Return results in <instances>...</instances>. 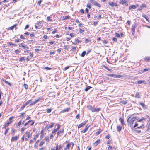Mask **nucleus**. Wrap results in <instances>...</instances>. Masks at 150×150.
<instances>
[{
  "instance_id": "nucleus-1",
  "label": "nucleus",
  "mask_w": 150,
  "mask_h": 150,
  "mask_svg": "<svg viewBox=\"0 0 150 150\" xmlns=\"http://www.w3.org/2000/svg\"><path fill=\"white\" fill-rule=\"evenodd\" d=\"M130 118V116L129 117L127 120V122H128L129 124L130 127L132 128L133 127V125L134 123V122L136 120H138L139 119V117H134L129 120Z\"/></svg>"
},
{
  "instance_id": "nucleus-2",
  "label": "nucleus",
  "mask_w": 150,
  "mask_h": 150,
  "mask_svg": "<svg viewBox=\"0 0 150 150\" xmlns=\"http://www.w3.org/2000/svg\"><path fill=\"white\" fill-rule=\"evenodd\" d=\"M90 2L91 3L94 5L99 8L101 7V5L94 0H90Z\"/></svg>"
},
{
  "instance_id": "nucleus-3",
  "label": "nucleus",
  "mask_w": 150,
  "mask_h": 150,
  "mask_svg": "<svg viewBox=\"0 0 150 150\" xmlns=\"http://www.w3.org/2000/svg\"><path fill=\"white\" fill-rule=\"evenodd\" d=\"M108 76L110 77H112L116 78H120L122 77V75H117L115 74H109L108 75Z\"/></svg>"
},
{
  "instance_id": "nucleus-4",
  "label": "nucleus",
  "mask_w": 150,
  "mask_h": 150,
  "mask_svg": "<svg viewBox=\"0 0 150 150\" xmlns=\"http://www.w3.org/2000/svg\"><path fill=\"white\" fill-rule=\"evenodd\" d=\"M145 120V118H144V117H142L141 119H139H139H138L137 120H138V121H137V122H135V125H134V126L133 127L132 129H133V128H135V127L139 125V123H138V122H140L142 121L143 120Z\"/></svg>"
},
{
  "instance_id": "nucleus-5",
  "label": "nucleus",
  "mask_w": 150,
  "mask_h": 150,
  "mask_svg": "<svg viewBox=\"0 0 150 150\" xmlns=\"http://www.w3.org/2000/svg\"><path fill=\"white\" fill-rule=\"evenodd\" d=\"M31 101V100H29L27 102H26L24 104H23V106H22L21 108L19 110V111H21L23 110V109L28 104L30 103V102Z\"/></svg>"
},
{
  "instance_id": "nucleus-6",
  "label": "nucleus",
  "mask_w": 150,
  "mask_h": 150,
  "mask_svg": "<svg viewBox=\"0 0 150 150\" xmlns=\"http://www.w3.org/2000/svg\"><path fill=\"white\" fill-rule=\"evenodd\" d=\"M108 4L111 7H114V6H118L117 4L116 3L108 2Z\"/></svg>"
},
{
  "instance_id": "nucleus-7",
  "label": "nucleus",
  "mask_w": 150,
  "mask_h": 150,
  "mask_svg": "<svg viewBox=\"0 0 150 150\" xmlns=\"http://www.w3.org/2000/svg\"><path fill=\"white\" fill-rule=\"evenodd\" d=\"M137 25L136 24H134L133 25L132 27L131 28V31L132 32V33L133 34L134 33L135 31V28L136 27Z\"/></svg>"
},
{
  "instance_id": "nucleus-8",
  "label": "nucleus",
  "mask_w": 150,
  "mask_h": 150,
  "mask_svg": "<svg viewBox=\"0 0 150 150\" xmlns=\"http://www.w3.org/2000/svg\"><path fill=\"white\" fill-rule=\"evenodd\" d=\"M19 47H20L22 48L23 49H25L26 48H28V47L24 44L21 43L19 45Z\"/></svg>"
},
{
  "instance_id": "nucleus-9",
  "label": "nucleus",
  "mask_w": 150,
  "mask_h": 150,
  "mask_svg": "<svg viewBox=\"0 0 150 150\" xmlns=\"http://www.w3.org/2000/svg\"><path fill=\"white\" fill-rule=\"evenodd\" d=\"M146 4H142L138 9V10L141 11L142 10L143 8H146Z\"/></svg>"
},
{
  "instance_id": "nucleus-10",
  "label": "nucleus",
  "mask_w": 150,
  "mask_h": 150,
  "mask_svg": "<svg viewBox=\"0 0 150 150\" xmlns=\"http://www.w3.org/2000/svg\"><path fill=\"white\" fill-rule=\"evenodd\" d=\"M18 137L17 136L13 137L11 139V142H13L14 141H17L18 139Z\"/></svg>"
},
{
  "instance_id": "nucleus-11",
  "label": "nucleus",
  "mask_w": 150,
  "mask_h": 150,
  "mask_svg": "<svg viewBox=\"0 0 150 150\" xmlns=\"http://www.w3.org/2000/svg\"><path fill=\"white\" fill-rule=\"evenodd\" d=\"M90 127V125H89L88 126H86V127L85 128V129L83 131H81V132L82 133H85L88 130V129Z\"/></svg>"
},
{
  "instance_id": "nucleus-12",
  "label": "nucleus",
  "mask_w": 150,
  "mask_h": 150,
  "mask_svg": "<svg viewBox=\"0 0 150 150\" xmlns=\"http://www.w3.org/2000/svg\"><path fill=\"white\" fill-rule=\"evenodd\" d=\"M70 108H67L65 109L64 110H62L60 113H64L66 112H68L70 110Z\"/></svg>"
},
{
  "instance_id": "nucleus-13",
  "label": "nucleus",
  "mask_w": 150,
  "mask_h": 150,
  "mask_svg": "<svg viewBox=\"0 0 150 150\" xmlns=\"http://www.w3.org/2000/svg\"><path fill=\"white\" fill-rule=\"evenodd\" d=\"M86 122H85L84 123H82L80 124L78 126V129L80 128L81 127H82L83 126H84L86 124Z\"/></svg>"
},
{
  "instance_id": "nucleus-14",
  "label": "nucleus",
  "mask_w": 150,
  "mask_h": 150,
  "mask_svg": "<svg viewBox=\"0 0 150 150\" xmlns=\"http://www.w3.org/2000/svg\"><path fill=\"white\" fill-rule=\"evenodd\" d=\"M101 110L100 108H98L97 109L93 108V110H92L93 112H98Z\"/></svg>"
},
{
  "instance_id": "nucleus-15",
  "label": "nucleus",
  "mask_w": 150,
  "mask_h": 150,
  "mask_svg": "<svg viewBox=\"0 0 150 150\" xmlns=\"http://www.w3.org/2000/svg\"><path fill=\"white\" fill-rule=\"evenodd\" d=\"M64 132V129H63L62 130H61L60 131H59L57 133V136H61V135H60V134H63V132Z\"/></svg>"
},
{
  "instance_id": "nucleus-16",
  "label": "nucleus",
  "mask_w": 150,
  "mask_h": 150,
  "mask_svg": "<svg viewBox=\"0 0 150 150\" xmlns=\"http://www.w3.org/2000/svg\"><path fill=\"white\" fill-rule=\"evenodd\" d=\"M136 8V6H135V5H131L129 6V10H131L132 9H135Z\"/></svg>"
},
{
  "instance_id": "nucleus-17",
  "label": "nucleus",
  "mask_w": 150,
  "mask_h": 150,
  "mask_svg": "<svg viewBox=\"0 0 150 150\" xmlns=\"http://www.w3.org/2000/svg\"><path fill=\"white\" fill-rule=\"evenodd\" d=\"M122 127L120 125H118L117 127V129L118 132H120L121 130Z\"/></svg>"
},
{
  "instance_id": "nucleus-18",
  "label": "nucleus",
  "mask_w": 150,
  "mask_h": 150,
  "mask_svg": "<svg viewBox=\"0 0 150 150\" xmlns=\"http://www.w3.org/2000/svg\"><path fill=\"white\" fill-rule=\"evenodd\" d=\"M17 25V24H15L13 26H12L11 27H8V30H13L14 29V28H15L16 26Z\"/></svg>"
},
{
  "instance_id": "nucleus-19",
  "label": "nucleus",
  "mask_w": 150,
  "mask_h": 150,
  "mask_svg": "<svg viewBox=\"0 0 150 150\" xmlns=\"http://www.w3.org/2000/svg\"><path fill=\"white\" fill-rule=\"evenodd\" d=\"M87 108L89 110H91L92 112V110L94 108L91 105H89L87 106Z\"/></svg>"
},
{
  "instance_id": "nucleus-20",
  "label": "nucleus",
  "mask_w": 150,
  "mask_h": 150,
  "mask_svg": "<svg viewBox=\"0 0 150 150\" xmlns=\"http://www.w3.org/2000/svg\"><path fill=\"white\" fill-rule=\"evenodd\" d=\"M145 61L147 62L150 61V57H145L144 58Z\"/></svg>"
},
{
  "instance_id": "nucleus-21",
  "label": "nucleus",
  "mask_w": 150,
  "mask_h": 150,
  "mask_svg": "<svg viewBox=\"0 0 150 150\" xmlns=\"http://www.w3.org/2000/svg\"><path fill=\"white\" fill-rule=\"evenodd\" d=\"M139 104L141 105L143 108L146 109V106L145 104L142 103L140 102L139 103Z\"/></svg>"
},
{
  "instance_id": "nucleus-22",
  "label": "nucleus",
  "mask_w": 150,
  "mask_h": 150,
  "mask_svg": "<svg viewBox=\"0 0 150 150\" xmlns=\"http://www.w3.org/2000/svg\"><path fill=\"white\" fill-rule=\"evenodd\" d=\"M119 120L121 122L122 125H124V120L122 118H120L119 119Z\"/></svg>"
},
{
  "instance_id": "nucleus-23",
  "label": "nucleus",
  "mask_w": 150,
  "mask_h": 150,
  "mask_svg": "<svg viewBox=\"0 0 150 150\" xmlns=\"http://www.w3.org/2000/svg\"><path fill=\"white\" fill-rule=\"evenodd\" d=\"M25 57H21L19 58V61L20 62H22L23 60H25Z\"/></svg>"
},
{
  "instance_id": "nucleus-24",
  "label": "nucleus",
  "mask_w": 150,
  "mask_h": 150,
  "mask_svg": "<svg viewBox=\"0 0 150 150\" xmlns=\"http://www.w3.org/2000/svg\"><path fill=\"white\" fill-rule=\"evenodd\" d=\"M126 1L125 0H120L119 3L122 4H124L126 3Z\"/></svg>"
},
{
  "instance_id": "nucleus-25",
  "label": "nucleus",
  "mask_w": 150,
  "mask_h": 150,
  "mask_svg": "<svg viewBox=\"0 0 150 150\" xmlns=\"http://www.w3.org/2000/svg\"><path fill=\"white\" fill-rule=\"evenodd\" d=\"M10 124V122H8L7 123L5 124L4 125V126L5 129L6 128L7 126H9V125Z\"/></svg>"
},
{
  "instance_id": "nucleus-26",
  "label": "nucleus",
  "mask_w": 150,
  "mask_h": 150,
  "mask_svg": "<svg viewBox=\"0 0 150 150\" xmlns=\"http://www.w3.org/2000/svg\"><path fill=\"white\" fill-rule=\"evenodd\" d=\"M100 142V140H98L97 141H96L94 143V145L95 146H97Z\"/></svg>"
},
{
  "instance_id": "nucleus-27",
  "label": "nucleus",
  "mask_w": 150,
  "mask_h": 150,
  "mask_svg": "<svg viewBox=\"0 0 150 150\" xmlns=\"http://www.w3.org/2000/svg\"><path fill=\"white\" fill-rule=\"evenodd\" d=\"M92 87L90 86H88L86 88L84 89V90L85 91H88Z\"/></svg>"
},
{
  "instance_id": "nucleus-28",
  "label": "nucleus",
  "mask_w": 150,
  "mask_h": 150,
  "mask_svg": "<svg viewBox=\"0 0 150 150\" xmlns=\"http://www.w3.org/2000/svg\"><path fill=\"white\" fill-rule=\"evenodd\" d=\"M47 21H50L51 22H52L53 21L52 20L50 19V16L47 17Z\"/></svg>"
},
{
  "instance_id": "nucleus-29",
  "label": "nucleus",
  "mask_w": 150,
  "mask_h": 150,
  "mask_svg": "<svg viewBox=\"0 0 150 150\" xmlns=\"http://www.w3.org/2000/svg\"><path fill=\"white\" fill-rule=\"evenodd\" d=\"M3 81H4L5 82V83L6 84H7L9 85V86H11V83H9V82H8V81H6V80H3Z\"/></svg>"
},
{
  "instance_id": "nucleus-30",
  "label": "nucleus",
  "mask_w": 150,
  "mask_h": 150,
  "mask_svg": "<svg viewBox=\"0 0 150 150\" xmlns=\"http://www.w3.org/2000/svg\"><path fill=\"white\" fill-rule=\"evenodd\" d=\"M86 7L89 9H91V4L88 3L86 5Z\"/></svg>"
},
{
  "instance_id": "nucleus-31",
  "label": "nucleus",
  "mask_w": 150,
  "mask_h": 150,
  "mask_svg": "<svg viewBox=\"0 0 150 150\" xmlns=\"http://www.w3.org/2000/svg\"><path fill=\"white\" fill-rule=\"evenodd\" d=\"M86 54V51H83L82 53L81 54V56L82 57H84L85 55Z\"/></svg>"
},
{
  "instance_id": "nucleus-32",
  "label": "nucleus",
  "mask_w": 150,
  "mask_h": 150,
  "mask_svg": "<svg viewBox=\"0 0 150 150\" xmlns=\"http://www.w3.org/2000/svg\"><path fill=\"white\" fill-rule=\"evenodd\" d=\"M36 139V137H34L33 140H31L30 141V143H33V142L35 141Z\"/></svg>"
},
{
  "instance_id": "nucleus-33",
  "label": "nucleus",
  "mask_w": 150,
  "mask_h": 150,
  "mask_svg": "<svg viewBox=\"0 0 150 150\" xmlns=\"http://www.w3.org/2000/svg\"><path fill=\"white\" fill-rule=\"evenodd\" d=\"M42 99V97L36 100H35V103H36L38 102H39L40 100Z\"/></svg>"
},
{
  "instance_id": "nucleus-34",
  "label": "nucleus",
  "mask_w": 150,
  "mask_h": 150,
  "mask_svg": "<svg viewBox=\"0 0 150 150\" xmlns=\"http://www.w3.org/2000/svg\"><path fill=\"white\" fill-rule=\"evenodd\" d=\"M15 132V129H12L11 132V134L13 135H14V133Z\"/></svg>"
},
{
  "instance_id": "nucleus-35",
  "label": "nucleus",
  "mask_w": 150,
  "mask_h": 150,
  "mask_svg": "<svg viewBox=\"0 0 150 150\" xmlns=\"http://www.w3.org/2000/svg\"><path fill=\"white\" fill-rule=\"evenodd\" d=\"M142 16L143 17L145 18L146 19L147 21H148V19L149 18H147L146 17V16L145 15V14H143V15H142Z\"/></svg>"
},
{
  "instance_id": "nucleus-36",
  "label": "nucleus",
  "mask_w": 150,
  "mask_h": 150,
  "mask_svg": "<svg viewBox=\"0 0 150 150\" xmlns=\"http://www.w3.org/2000/svg\"><path fill=\"white\" fill-rule=\"evenodd\" d=\"M135 97L136 98H139L140 97V95L139 93H137L135 95Z\"/></svg>"
},
{
  "instance_id": "nucleus-37",
  "label": "nucleus",
  "mask_w": 150,
  "mask_h": 150,
  "mask_svg": "<svg viewBox=\"0 0 150 150\" xmlns=\"http://www.w3.org/2000/svg\"><path fill=\"white\" fill-rule=\"evenodd\" d=\"M24 114H25V113H21V115L20 116V118L22 119H23L24 118Z\"/></svg>"
},
{
  "instance_id": "nucleus-38",
  "label": "nucleus",
  "mask_w": 150,
  "mask_h": 150,
  "mask_svg": "<svg viewBox=\"0 0 150 150\" xmlns=\"http://www.w3.org/2000/svg\"><path fill=\"white\" fill-rule=\"evenodd\" d=\"M71 145L70 144V143H69L66 146V147L68 149H69V148L70 146Z\"/></svg>"
},
{
  "instance_id": "nucleus-39",
  "label": "nucleus",
  "mask_w": 150,
  "mask_h": 150,
  "mask_svg": "<svg viewBox=\"0 0 150 150\" xmlns=\"http://www.w3.org/2000/svg\"><path fill=\"white\" fill-rule=\"evenodd\" d=\"M57 131V130L55 129L52 131V133L53 134H54L56 133Z\"/></svg>"
},
{
  "instance_id": "nucleus-40",
  "label": "nucleus",
  "mask_w": 150,
  "mask_h": 150,
  "mask_svg": "<svg viewBox=\"0 0 150 150\" xmlns=\"http://www.w3.org/2000/svg\"><path fill=\"white\" fill-rule=\"evenodd\" d=\"M144 125L143 124H142V125L141 126H140L138 127L137 128L140 129V128H142V127H143L144 128Z\"/></svg>"
},
{
  "instance_id": "nucleus-41",
  "label": "nucleus",
  "mask_w": 150,
  "mask_h": 150,
  "mask_svg": "<svg viewBox=\"0 0 150 150\" xmlns=\"http://www.w3.org/2000/svg\"><path fill=\"white\" fill-rule=\"evenodd\" d=\"M115 36L117 38H120V35L118 33H116L115 34Z\"/></svg>"
},
{
  "instance_id": "nucleus-42",
  "label": "nucleus",
  "mask_w": 150,
  "mask_h": 150,
  "mask_svg": "<svg viewBox=\"0 0 150 150\" xmlns=\"http://www.w3.org/2000/svg\"><path fill=\"white\" fill-rule=\"evenodd\" d=\"M55 42L54 41H50L49 42V44L50 45H51L54 43Z\"/></svg>"
},
{
  "instance_id": "nucleus-43",
  "label": "nucleus",
  "mask_w": 150,
  "mask_h": 150,
  "mask_svg": "<svg viewBox=\"0 0 150 150\" xmlns=\"http://www.w3.org/2000/svg\"><path fill=\"white\" fill-rule=\"evenodd\" d=\"M9 130V128H7L6 129V130L5 131V132H4V134L5 135H6V134H7Z\"/></svg>"
},
{
  "instance_id": "nucleus-44",
  "label": "nucleus",
  "mask_w": 150,
  "mask_h": 150,
  "mask_svg": "<svg viewBox=\"0 0 150 150\" xmlns=\"http://www.w3.org/2000/svg\"><path fill=\"white\" fill-rule=\"evenodd\" d=\"M52 110V109H48L47 110V113H50Z\"/></svg>"
},
{
  "instance_id": "nucleus-45",
  "label": "nucleus",
  "mask_w": 150,
  "mask_h": 150,
  "mask_svg": "<svg viewBox=\"0 0 150 150\" xmlns=\"http://www.w3.org/2000/svg\"><path fill=\"white\" fill-rule=\"evenodd\" d=\"M26 129L25 128V127H22L21 129V133H23L24 132V131Z\"/></svg>"
},
{
  "instance_id": "nucleus-46",
  "label": "nucleus",
  "mask_w": 150,
  "mask_h": 150,
  "mask_svg": "<svg viewBox=\"0 0 150 150\" xmlns=\"http://www.w3.org/2000/svg\"><path fill=\"white\" fill-rule=\"evenodd\" d=\"M15 52L16 54H18L20 52V51H19L18 49H16L15 51Z\"/></svg>"
},
{
  "instance_id": "nucleus-47",
  "label": "nucleus",
  "mask_w": 150,
  "mask_h": 150,
  "mask_svg": "<svg viewBox=\"0 0 150 150\" xmlns=\"http://www.w3.org/2000/svg\"><path fill=\"white\" fill-rule=\"evenodd\" d=\"M13 118V117H10V118H9V122H10V123H11L12 121V120Z\"/></svg>"
},
{
  "instance_id": "nucleus-48",
  "label": "nucleus",
  "mask_w": 150,
  "mask_h": 150,
  "mask_svg": "<svg viewBox=\"0 0 150 150\" xmlns=\"http://www.w3.org/2000/svg\"><path fill=\"white\" fill-rule=\"evenodd\" d=\"M144 82V81H142L141 80H139L138 81V83L139 84H141L142 83H143Z\"/></svg>"
},
{
  "instance_id": "nucleus-49",
  "label": "nucleus",
  "mask_w": 150,
  "mask_h": 150,
  "mask_svg": "<svg viewBox=\"0 0 150 150\" xmlns=\"http://www.w3.org/2000/svg\"><path fill=\"white\" fill-rule=\"evenodd\" d=\"M9 45H10V46H11V45H13L14 46H16V45H15V44H13L11 42H9Z\"/></svg>"
},
{
  "instance_id": "nucleus-50",
  "label": "nucleus",
  "mask_w": 150,
  "mask_h": 150,
  "mask_svg": "<svg viewBox=\"0 0 150 150\" xmlns=\"http://www.w3.org/2000/svg\"><path fill=\"white\" fill-rule=\"evenodd\" d=\"M24 86L25 88V89H27L28 88V86L26 84H24Z\"/></svg>"
},
{
  "instance_id": "nucleus-51",
  "label": "nucleus",
  "mask_w": 150,
  "mask_h": 150,
  "mask_svg": "<svg viewBox=\"0 0 150 150\" xmlns=\"http://www.w3.org/2000/svg\"><path fill=\"white\" fill-rule=\"evenodd\" d=\"M76 46L74 47H73L72 48V49L71 50V51H74L76 49Z\"/></svg>"
},
{
  "instance_id": "nucleus-52",
  "label": "nucleus",
  "mask_w": 150,
  "mask_h": 150,
  "mask_svg": "<svg viewBox=\"0 0 150 150\" xmlns=\"http://www.w3.org/2000/svg\"><path fill=\"white\" fill-rule=\"evenodd\" d=\"M75 40L77 42V44H79L80 42L78 38L76 39H75Z\"/></svg>"
},
{
  "instance_id": "nucleus-53",
  "label": "nucleus",
  "mask_w": 150,
  "mask_h": 150,
  "mask_svg": "<svg viewBox=\"0 0 150 150\" xmlns=\"http://www.w3.org/2000/svg\"><path fill=\"white\" fill-rule=\"evenodd\" d=\"M24 137H25V136L24 135L21 138V142H23V141H24Z\"/></svg>"
},
{
  "instance_id": "nucleus-54",
  "label": "nucleus",
  "mask_w": 150,
  "mask_h": 150,
  "mask_svg": "<svg viewBox=\"0 0 150 150\" xmlns=\"http://www.w3.org/2000/svg\"><path fill=\"white\" fill-rule=\"evenodd\" d=\"M42 0H40L38 1V4L39 5H40L41 3L42 2Z\"/></svg>"
},
{
  "instance_id": "nucleus-55",
  "label": "nucleus",
  "mask_w": 150,
  "mask_h": 150,
  "mask_svg": "<svg viewBox=\"0 0 150 150\" xmlns=\"http://www.w3.org/2000/svg\"><path fill=\"white\" fill-rule=\"evenodd\" d=\"M103 43L104 44H106L107 43V42L106 41V40H103Z\"/></svg>"
},
{
  "instance_id": "nucleus-56",
  "label": "nucleus",
  "mask_w": 150,
  "mask_h": 150,
  "mask_svg": "<svg viewBox=\"0 0 150 150\" xmlns=\"http://www.w3.org/2000/svg\"><path fill=\"white\" fill-rule=\"evenodd\" d=\"M31 134H30V133L28 132L27 136L28 138H29L31 137Z\"/></svg>"
},
{
  "instance_id": "nucleus-57",
  "label": "nucleus",
  "mask_w": 150,
  "mask_h": 150,
  "mask_svg": "<svg viewBox=\"0 0 150 150\" xmlns=\"http://www.w3.org/2000/svg\"><path fill=\"white\" fill-rule=\"evenodd\" d=\"M45 139L47 141H48L49 140V137H46L45 138Z\"/></svg>"
},
{
  "instance_id": "nucleus-58",
  "label": "nucleus",
  "mask_w": 150,
  "mask_h": 150,
  "mask_svg": "<svg viewBox=\"0 0 150 150\" xmlns=\"http://www.w3.org/2000/svg\"><path fill=\"white\" fill-rule=\"evenodd\" d=\"M80 117V115L79 114H78L76 116V119H79V118Z\"/></svg>"
},
{
  "instance_id": "nucleus-59",
  "label": "nucleus",
  "mask_w": 150,
  "mask_h": 150,
  "mask_svg": "<svg viewBox=\"0 0 150 150\" xmlns=\"http://www.w3.org/2000/svg\"><path fill=\"white\" fill-rule=\"evenodd\" d=\"M44 143V142H41L39 144V146H42V145H43Z\"/></svg>"
},
{
  "instance_id": "nucleus-60",
  "label": "nucleus",
  "mask_w": 150,
  "mask_h": 150,
  "mask_svg": "<svg viewBox=\"0 0 150 150\" xmlns=\"http://www.w3.org/2000/svg\"><path fill=\"white\" fill-rule=\"evenodd\" d=\"M113 40L115 42H117V38L115 37H114L113 38Z\"/></svg>"
},
{
  "instance_id": "nucleus-61",
  "label": "nucleus",
  "mask_w": 150,
  "mask_h": 150,
  "mask_svg": "<svg viewBox=\"0 0 150 150\" xmlns=\"http://www.w3.org/2000/svg\"><path fill=\"white\" fill-rule=\"evenodd\" d=\"M57 30L56 29H54V31H53L52 32V34H54L56 32Z\"/></svg>"
},
{
  "instance_id": "nucleus-62",
  "label": "nucleus",
  "mask_w": 150,
  "mask_h": 150,
  "mask_svg": "<svg viewBox=\"0 0 150 150\" xmlns=\"http://www.w3.org/2000/svg\"><path fill=\"white\" fill-rule=\"evenodd\" d=\"M69 18V17L67 16H65L64 17V19H65V20H66V19H68Z\"/></svg>"
},
{
  "instance_id": "nucleus-63",
  "label": "nucleus",
  "mask_w": 150,
  "mask_h": 150,
  "mask_svg": "<svg viewBox=\"0 0 150 150\" xmlns=\"http://www.w3.org/2000/svg\"><path fill=\"white\" fill-rule=\"evenodd\" d=\"M108 150H112V147L110 146H109L108 148Z\"/></svg>"
},
{
  "instance_id": "nucleus-64",
  "label": "nucleus",
  "mask_w": 150,
  "mask_h": 150,
  "mask_svg": "<svg viewBox=\"0 0 150 150\" xmlns=\"http://www.w3.org/2000/svg\"><path fill=\"white\" fill-rule=\"evenodd\" d=\"M150 129V123L148 125L147 130L148 131Z\"/></svg>"
}]
</instances>
